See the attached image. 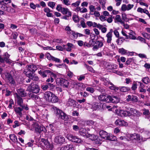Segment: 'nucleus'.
Here are the masks:
<instances>
[{
    "label": "nucleus",
    "mask_w": 150,
    "mask_h": 150,
    "mask_svg": "<svg viewBox=\"0 0 150 150\" xmlns=\"http://www.w3.org/2000/svg\"><path fill=\"white\" fill-rule=\"evenodd\" d=\"M138 101L137 97L134 95H129L126 97V101H132L133 102H136Z\"/></svg>",
    "instance_id": "obj_13"
},
{
    "label": "nucleus",
    "mask_w": 150,
    "mask_h": 150,
    "mask_svg": "<svg viewBox=\"0 0 150 150\" xmlns=\"http://www.w3.org/2000/svg\"><path fill=\"white\" fill-rule=\"evenodd\" d=\"M86 23L89 27H92L93 28H96L97 26V23H96L93 22L91 21H87Z\"/></svg>",
    "instance_id": "obj_30"
},
{
    "label": "nucleus",
    "mask_w": 150,
    "mask_h": 150,
    "mask_svg": "<svg viewBox=\"0 0 150 150\" xmlns=\"http://www.w3.org/2000/svg\"><path fill=\"white\" fill-rule=\"evenodd\" d=\"M105 94H102L98 96V98L100 100L105 101V99L107 96H105Z\"/></svg>",
    "instance_id": "obj_39"
},
{
    "label": "nucleus",
    "mask_w": 150,
    "mask_h": 150,
    "mask_svg": "<svg viewBox=\"0 0 150 150\" xmlns=\"http://www.w3.org/2000/svg\"><path fill=\"white\" fill-rule=\"evenodd\" d=\"M96 44L93 47V50L94 51L97 50L99 48L103 46L102 42L99 41H96L95 42Z\"/></svg>",
    "instance_id": "obj_15"
},
{
    "label": "nucleus",
    "mask_w": 150,
    "mask_h": 150,
    "mask_svg": "<svg viewBox=\"0 0 150 150\" xmlns=\"http://www.w3.org/2000/svg\"><path fill=\"white\" fill-rule=\"evenodd\" d=\"M61 13L63 15H68L69 16H71V12L67 8H64L61 11Z\"/></svg>",
    "instance_id": "obj_24"
},
{
    "label": "nucleus",
    "mask_w": 150,
    "mask_h": 150,
    "mask_svg": "<svg viewBox=\"0 0 150 150\" xmlns=\"http://www.w3.org/2000/svg\"><path fill=\"white\" fill-rule=\"evenodd\" d=\"M115 124L117 126H127V123L123 120L118 119L115 122Z\"/></svg>",
    "instance_id": "obj_17"
},
{
    "label": "nucleus",
    "mask_w": 150,
    "mask_h": 150,
    "mask_svg": "<svg viewBox=\"0 0 150 150\" xmlns=\"http://www.w3.org/2000/svg\"><path fill=\"white\" fill-rule=\"evenodd\" d=\"M118 52L122 54H125L127 53V50L123 48L119 49L118 50Z\"/></svg>",
    "instance_id": "obj_41"
},
{
    "label": "nucleus",
    "mask_w": 150,
    "mask_h": 150,
    "mask_svg": "<svg viewBox=\"0 0 150 150\" xmlns=\"http://www.w3.org/2000/svg\"><path fill=\"white\" fill-rule=\"evenodd\" d=\"M108 138L107 140H108L111 141H115L117 140V138L115 136L110 134H109Z\"/></svg>",
    "instance_id": "obj_34"
},
{
    "label": "nucleus",
    "mask_w": 150,
    "mask_h": 150,
    "mask_svg": "<svg viewBox=\"0 0 150 150\" xmlns=\"http://www.w3.org/2000/svg\"><path fill=\"white\" fill-rule=\"evenodd\" d=\"M58 101L59 98L58 97L53 93L49 102L55 103L58 102Z\"/></svg>",
    "instance_id": "obj_26"
},
{
    "label": "nucleus",
    "mask_w": 150,
    "mask_h": 150,
    "mask_svg": "<svg viewBox=\"0 0 150 150\" xmlns=\"http://www.w3.org/2000/svg\"><path fill=\"white\" fill-rule=\"evenodd\" d=\"M65 142L64 138L62 135H58L55 137L54 142L58 144H62Z\"/></svg>",
    "instance_id": "obj_11"
},
{
    "label": "nucleus",
    "mask_w": 150,
    "mask_h": 150,
    "mask_svg": "<svg viewBox=\"0 0 150 150\" xmlns=\"http://www.w3.org/2000/svg\"><path fill=\"white\" fill-rule=\"evenodd\" d=\"M119 88L120 91L121 92H127L130 90L129 88L125 86L120 87Z\"/></svg>",
    "instance_id": "obj_36"
},
{
    "label": "nucleus",
    "mask_w": 150,
    "mask_h": 150,
    "mask_svg": "<svg viewBox=\"0 0 150 150\" xmlns=\"http://www.w3.org/2000/svg\"><path fill=\"white\" fill-rule=\"evenodd\" d=\"M124 39L122 37L119 38L116 41L117 42L119 45H121L124 41Z\"/></svg>",
    "instance_id": "obj_42"
},
{
    "label": "nucleus",
    "mask_w": 150,
    "mask_h": 150,
    "mask_svg": "<svg viewBox=\"0 0 150 150\" xmlns=\"http://www.w3.org/2000/svg\"><path fill=\"white\" fill-rule=\"evenodd\" d=\"M16 100L17 102L18 105L20 106L21 107L25 108V110H28V107L26 106L23 104V99L21 97L16 94Z\"/></svg>",
    "instance_id": "obj_8"
},
{
    "label": "nucleus",
    "mask_w": 150,
    "mask_h": 150,
    "mask_svg": "<svg viewBox=\"0 0 150 150\" xmlns=\"http://www.w3.org/2000/svg\"><path fill=\"white\" fill-rule=\"evenodd\" d=\"M52 109L54 111L56 116L59 119H62L65 121L67 120L68 119V116L62 110L55 107H52Z\"/></svg>",
    "instance_id": "obj_2"
},
{
    "label": "nucleus",
    "mask_w": 150,
    "mask_h": 150,
    "mask_svg": "<svg viewBox=\"0 0 150 150\" xmlns=\"http://www.w3.org/2000/svg\"><path fill=\"white\" fill-rule=\"evenodd\" d=\"M132 137L133 139L139 141L140 142H144L146 140V139H145V138H144V139H143L142 137H141L139 134L135 133L133 135Z\"/></svg>",
    "instance_id": "obj_20"
},
{
    "label": "nucleus",
    "mask_w": 150,
    "mask_h": 150,
    "mask_svg": "<svg viewBox=\"0 0 150 150\" xmlns=\"http://www.w3.org/2000/svg\"><path fill=\"white\" fill-rule=\"evenodd\" d=\"M51 60L55 62H56L58 63H60L61 62V61L59 59L53 56L52 57V59Z\"/></svg>",
    "instance_id": "obj_53"
},
{
    "label": "nucleus",
    "mask_w": 150,
    "mask_h": 150,
    "mask_svg": "<svg viewBox=\"0 0 150 150\" xmlns=\"http://www.w3.org/2000/svg\"><path fill=\"white\" fill-rule=\"evenodd\" d=\"M80 3V0H78L76 2L72 3L71 4V5L72 7H76V8L79 6Z\"/></svg>",
    "instance_id": "obj_38"
},
{
    "label": "nucleus",
    "mask_w": 150,
    "mask_h": 150,
    "mask_svg": "<svg viewBox=\"0 0 150 150\" xmlns=\"http://www.w3.org/2000/svg\"><path fill=\"white\" fill-rule=\"evenodd\" d=\"M64 147L65 150H74V146L72 144H67Z\"/></svg>",
    "instance_id": "obj_32"
},
{
    "label": "nucleus",
    "mask_w": 150,
    "mask_h": 150,
    "mask_svg": "<svg viewBox=\"0 0 150 150\" xmlns=\"http://www.w3.org/2000/svg\"><path fill=\"white\" fill-rule=\"evenodd\" d=\"M46 56L47 58L50 60H51L53 57V56L51 55L49 53H47L46 54Z\"/></svg>",
    "instance_id": "obj_58"
},
{
    "label": "nucleus",
    "mask_w": 150,
    "mask_h": 150,
    "mask_svg": "<svg viewBox=\"0 0 150 150\" xmlns=\"http://www.w3.org/2000/svg\"><path fill=\"white\" fill-rule=\"evenodd\" d=\"M73 21L77 23L79 21V19L78 16L76 15H74L72 17Z\"/></svg>",
    "instance_id": "obj_50"
},
{
    "label": "nucleus",
    "mask_w": 150,
    "mask_h": 150,
    "mask_svg": "<svg viewBox=\"0 0 150 150\" xmlns=\"http://www.w3.org/2000/svg\"><path fill=\"white\" fill-rule=\"evenodd\" d=\"M56 48L57 50L59 51H63L65 48L63 47L62 46L59 45H57L56 46Z\"/></svg>",
    "instance_id": "obj_62"
},
{
    "label": "nucleus",
    "mask_w": 150,
    "mask_h": 150,
    "mask_svg": "<svg viewBox=\"0 0 150 150\" xmlns=\"http://www.w3.org/2000/svg\"><path fill=\"white\" fill-rule=\"evenodd\" d=\"M120 115L121 117H125L129 116L130 113L129 111L126 110H120Z\"/></svg>",
    "instance_id": "obj_27"
},
{
    "label": "nucleus",
    "mask_w": 150,
    "mask_h": 150,
    "mask_svg": "<svg viewBox=\"0 0 150 150\" xmlns=\"http://www.w3.org/2000/svg\"><path fill=\"white\" fill-rule=\"evenodd\" d=\"M142 81L146 84H147L149 82V79L148 77H145L142 79Z\"/></svg>",
    "instance_id": "obj_44"
},
{
    "label": "nucleus",
    "mask_w": 150,
    "mask_h": 150,
    "mask_svg": "<svg viewBox=\"0 0 150 150\" xmlns=\"http://www.w3.org/2000/svg\"><path fill=\"white\" fill-rule=\"evenodd\" d=\"M79 133L81 136L86 138H87L88 136V134H89L86 130L83 128H80L79 129Z\"/></svg>",
    "instance_id": "obj_16"
},
{
    "label": "nucleus",
    "mask_w": 150,
    "mask_h": 150,
    "mask_svg": "<svg viewBox=\"0 0 150 150\" xmlns=\"http://www.w3.org/2000/svg\"><path fill=\"white\" fill-rule=\"evenodd\" d=\"M53 93L50 91H46L44 94V98L46 100L49 102Z\"/></svg>",
    "instance_id": "obj_22"
},
{
    "label": "nucleus",
    "mask_w": 150,
    "mask_h": 150,
    "mask_svg": "<svg viewBox=\"0 0 150 150\" xmlns=\"http://www.w3.org/2000/svg\"><path fill=\"white\" fill-rule=\"evenodd\" d=\"M48 5L49 6L53 9L55 5V3L53 2H50L48 3Z\"/></svg>",
    "instance_id": "obj_52"
},
{
    "label": "nucleus",
    "mask_w": 150,
    "mask_h": 150,
    "mask_svg": "<svg viewBox=\"0 0 150 150\" xmlns=\"http://www.w3.org/2000/svg\"><path fill=\"white\" fill-rule=\"evenodd\" d=\"M63 3L65 5L68 6L71 5V2L69 0H63Z\"/></svg>",
    "instance_id": "obj_54"
},
{
    "label": "nucleus",
    "mask_w": 150,
    "mask_h": 150,
    "mask_svg": "<svg viewBox=\"0 0 150 150\" xmlns=\"http://www.w3.org/2000/svg\"><path fill=\"white\" fill-rule=\"evenodd\" d=\"M10 139L14 142H16L17 139L16 136L14 134H11L9 136Z\"/></svg>",
    "instance_id": "obj_35"
},
{
    "label": "nucleus",
    "mask_w": 150,
    "mask_h": 150,
    "mask_svg": "<svg viewBox=\"0 0 150 150\" xmlns=\"http://www.w3.org/2000/svg\"><path fill=\"white\" fill-rule=\"evenodd\" d=\"M5 78L7 80L8 82L12 86H15L16 85L15 80L13 78L11 74L8 72L5 73Z\"/></svg>",
    "instance_id": "obj_5"
},
{
    "label": "nucleus",
    "mask_w": 150,
    "mask_h": 150,
    "mask_svg": "<svg viewBox=\"0 0 150 150\" xmlns=\"http://www.w3.org/2000/svg\"><path fill=\"white\" fill-rule=\"evenodd\" d=\"M37 144L38 146L41 147L43 149H51L53 148L52 145L50 144L47 140L44 138H42L38 140V142H37Z\"/></svg>",
    "instance_id": "obj_1"
},
{
    "label": "nucleus",
    "mask_w": 150,
    "mask_h": 150,
    "mask_svg": "<svg viewBox=\"0 0 150 150\" xmlns=\"http://www.w3.org/2000/svg\"><path fill=\"white\" fill-rule=\"evenodd\" d=\"M1 6V9L0 10L4 11H7L8 12H9V11H8V8L7 7V6L5 5H2V4L0 5V6Z\"/></svg>",
    "instance_id": "obj_46"
},
{
    "label": "nucleus",
    "mask_w": 150,
    "mask_h": 150,
    "mask_svg": "<svg viewBox=\"0 0 150 150\" xmlns=\"http://www.w3.org/2000/svg\"><path fill=\"white\" fill-rule=\"evenodd\" d=\"M11 2V0H0V3L7 4L10 3Z\"/></svg>",
    "instance_id": "obj_59"
},
{
    "label": "nucleus",
    "mask_w": 150,
    "mask_h": 150,
    "mask_svg": "<svg viewBox=\"0 0 150 150\" xmlns=\"http://www.w3.org/2000/svg\"><path fill=\"white\" fill-rule=\"evenodd\" d=\"M79 87H81L83 88H85L86 87V84H84L82 83H78L77 84L76 83Z\"/></svg>",
    "instance_id": "obj_57"
},
{
    "label": "nucleus",
    "mask_w": 150,
    "mask_h": 150,
    "mask_svg": "<svg viewBox=\"0 0 150 150\" xmlns=\"http://www.w3.org/2000/svg\"><path fill=\"white\" fill-rule=\"evenodd\" d=\"M24 109H25V108H21L20 107H16L14 108V111L16 114L20 116V117H21L23 115L22 112Z\"/></svg>",
    "instance_id": "obj_18"
},
{
    "label": "nucleus",
    "mask_w": 150,
    "mask_h": 150,
    "mask_svg": "<svg viewBox=\"0 0 150 150\" xmlns=\"http://www.w3.org/2000/svg\"><path fill=\"white\" fill-rule=\"evenodd\" d=\"M102 104L99 102H94L92 105V108L94 110L100 109L102 108Z\"/></svg>",
    "instance_id": "obj_12"
},
{
    "label": "nucleus",
    "mask_w": 150,
    "mask_h": 150,
    "mask_svg": "<svg viewBox=\"0 0 150 150\" xmlns=\"http://www.w3.org/2000/svg\"><path fill=\"white\" fill-rule=\"evenodd\" d=\"M113 32V30L112 29H110V31L107 34L106 37L107 38V42L109 44H110L112 47H115V45L113 43L111 44V41L112 40V33Z\"/></svg>",
    "instance_id": "obj_10"
},
{
    "label": "nucleus",
    "mask_w": 150,
    "mask_h": 150,
    "mask_svg": "<svg viewBox=\"0 0 150 150\" xmlns=\"http://www.w3.org/2000/svg\"><path fill=\"white\" fill-rule=\"evenodd\" d=\"M137 83L134 82L132 84L131 87V89L133 91L135 90L137 88Z\"/></svg>",
    "instance_id": "obj_47"
},
{
    "label": "nucleus",
    "mask_w": 150,
    "mask_h": 150,
    "mask_svg": "<svg viewBox=\"0 0 150 150\" xmlns=\"http://www.w3.org/2000/svg\"><path fill=\"white\" fill-rule=\"evenodd\" d=\"M142 35L144 37L148 40H150V35L145 32H143L142 33Z\"/></svg>",
    "instance_id": "obj_43"
},
{
    "label": "nucleus",
    "mask_w": 150,
    "mask_h": 150,
    "mask_svg": "<svg viewBox=\"0 0 150 150\" xmlns=\"http://www.w3.org/2000/svg\"><path fill=\"white\" fill-rule=\"evenodd\" d=\"M71 35L73 36L74 39H76L78 37V33L76 32L75 31H71Z\"/></svg>",
    "instance_id": "obj_49"
},
{
    "label": "nucleus",
    "mask_w": 150,
    "mask_h": 150,
    "mask_svg": "<svg viewBox=\"0 0 150 150\" xmlns=\"http://www.w3.org/2000/svg\"><path fill=\"white\" fill-rule=\"evenodd\" d=\"M52 74L49 76L50 77L46 80V82H48V83H52L54 81V79L57 78V75L54 73H53V75Z\"/></svg>",
    "instance_id": "obj_23"
},
{
    "label": "nucleus",
    "mask_w": 150,
    "mask_h": 150,
    "mask_svg": "<svg viewBox=\"0 0 150 150\" xmlns=\"http://www.w3.org/2000/svg\"><path fill=\"white\" fill-rule=\"evenodd\" d=\"M99 2L102 5V8H103L104 10H105V4L106 3V0H99Z\"/></svg>",
    "instance_id": "obj_40"
},
{
    "label": "nucleus",
    "mask_w": 150,
    "mask_h": 150,
    "mask_svg": "<svg viewBox=\"0 0 150 150\" xmlns=\"http://www.w3.org/2000/svg\"><path fill=\"white\" fill-rule=\"evenodd\" d=\"M131 62H134V59L133 58H128L127 59L126 62V64L127 65H129Z\"/></svg>",
    "instance_id": "obj_45"
},
{
    "label": "nucleus",
    "mask_w": 150,
    "mask_h": 150,
    "mask_svg": "<svg viewBox=\"0 0 150 150\" xmlns=\"http://www.w3.org/2000/svg\"><path fill=\"white\" fill-rule=\"evenodd\" d=\"M143 115H150V112L148 110H147L145 108H144L143 109Z\"/></svg>",
    "instance_id": "obj_48"
},
{
    "label": "nucleus",
    "mask_w": 150,
    "mask_h": 150,
    "mask_svg": "<svg viewBox=\"0 0 150 150\" xmlns=\"http://www.w3.org/2000/svg\"><path fill=\"white\" fill-rule=\"evenodd\" d=\"M67 75L69 78H71L74 75L73 73L70 71H68L67 72Z\"/></svg>",
    "instance_id": "obj_56"
},
{
    "label": "nucleus",
    "mask_w": 150,
    "mask_h": 150,
    "mask_svg": "<svg viewBox=\"0 0 150 150\" xmlns=\"http://www.w3.org/2000/svg\"><path fill=\"white\" fill-rule=\"evenodd\" d=\"M127 6V11H129L131 10L134 6V5L133 4H128Z\"/></svg>",
    "instance_id": "obj_63"
},
{
    "label": "nucleus",
    "mask_w": 150,
    "mask_h": 150,
    "mask_svg": "<svg viewBox=\"0 0 150 150\" xmlns=\"http://www.w3.org/2000/svg\"><path fill=\"white\" fill-rule=\"evenodd\" d=\"M109 134L105 131L101 130L99 132V135L100 137L105 139L107 140L108 138Z\"/></svg>",
    "instance_id": "obj_21"
},
{
    "label": "nucleus",
    "mask_w": 150,
    "mask_h": 150,
    "mask_svg": "<svg viewBox=\"0 0 150 150\" xmlns=\"http://www.w3.org/2000/svg\"><path fill=\"white\" fill-rule=\"evenodd\" d=\"M37 69L36 66L35 65L31 64L28 66L27 70L30 72L34 73Z\"/></svg>",
    "instance_id": "obj_19"
},
{
    "label": "nucleus",
    "mask_w": 150,
    "mask_h": 150,
    "mask_svg": "<svg viewBox=\"0 0 150 150\" xmlns=\"http://www.w3.org/2000/svg\"><path fill=\"white\" fill-rule=\"evenodd\" d=\"M60 82L62 85L66 87H67L69 85V82L65 79H61L60 80Z\"/></svg>",
    "instance_id": "obj_28"
},
{
    "label": "nucleus",
    "mask_w": 150,
    "mask_h": 150,
    "mask_svg": "<svg viewBox=\"0 0 150 150\" xmlns=\"http://www.w3.org/2000/svg\"><path fill=\"white\" fill-rule=\"evenodd\" d=\"M14 123L15 125H13V128H15L17 127H18L20 125V124L19 123L18 121L16 120L14 121Z\"/></svg>",
    "instance_id": "obj_61"
},
{
    "label": "nucleus",
    "mask_w": 150,
    "mask_h": 150,
    "mask_svg": "<svg viewBox=\"0 0 150 150\" xmlns=\"http://www.w3.org/2000/svg\"><path fill=\"white\" fill-rule=\"evenodd\" d=\"M34 126L35 127V130L38 132L40 133L43 130V127H41L37 123L35 124Z\"/></svg>",
    "instance_id": "obj_25"
},
{
    "label": "nucleus",
    "mask_w": 150,
    "mask_h": 150,
    "mask_svg": "<svg viewBox=\"0 0 150 150\" xmlns=\"http://www.w3.org/2000/svg\"><path fill=\"white\" fill-rule=\"evenodd\" d=\"M120 99L116 96L111 97L110 96H107L105 99L107 103L112 102L116 103L119 102Z\"/></svg>",
    "instance_id": "obj_7"
},
{
    "label": "nucleus",
    "mask_w": 150,
    "mask_h": 150,
    "mask_svg": "<svg viewBox=\"0 0 150 150\" xmlns=\"http://www.w3.org/2000/svg\"><path fill=\"white\" fill-rule=\"evenodd\" d=\"M64 8L62 7L61 5L58 4L57 5L56 9L57 11L61 12V11L63 10Z\"/></svg>",
    "instance_id": "obj_51"
},
{
    "label": "nucleus",
    "mask_w": 150,
    "mask_h": 150,
    "mask_svg": "<svg viewBox=\"0 0 150 150\" xmlns=\"http://www.w3.org/2000/svg\"><path fill=\"white\" fill-rule=\"evenodd\" d=\"M17 91V93H16V94H18L21 97H24L26 96L27 93L23 89L20 88L18 89Z\"/></svg>",
    "instance_id": "obj_14"
},
{
    "label": "nucleus",
    "mask_w": 150,
    "mask_h": 150,
    "mask_svg": "<svg viewBox=\"0 0 150 150\" xmlns=\"http://www.w3.org/2000/svg\"><path fill=\"white\" fill-rule=\"evenodd\" d=\"M66 137L70 141L76 143H81L83 142L81 139L71 134H67Z\"/></svg>",
    "instance_id": "obj_6"
},
{
    "label": "nucleus",
    "mask_w": 150,
    "mask_h": 150,
    "mask_svg": "<svg viewBox=\"0 0 150 150\" xmlns=\"http://www.w3.org/2000/svg\"><path fill=\"white\" fill-rule=\"evenodd\" d=\"M27 90L30 92L37 93L39 92L40 88L38 85L34 84V83H32L30 85H29L27 88Z\"/></svg>",
    "instance_id": "obj_3"
},
{
    "label": "nucleus",
    "mask_w": 150,
    "mask_h": 150,
    "mask_svg": "<svg viewBox=\"0 0 150 150\" xmlns=\"http://www.w3.org/2000/svg\"><path fill=\"white\" fill-rule=\"evenodd\" d=\"M73 95L69 96V98L67 101L66 105L69 107H76L77 106V103L73 99Z\"/></svg>",
    "instance_id": "obj_4"
},
{
    "label": "nucleus",
    "mask_w": 150,
    "mask_h": 150,
    "mask_svg": "<svg viewBox=\"0 0 150 150\" xmlns=\"http://www.w3.org/2000/svg\"><path fill=\"white\" fill-rule=\"evenodd\" d=\"M121 8L122 10L123 11H125L127 10V5L124 4H122Z\"/></svg>",
    "instance_id": "obj_64"
},
{
    "label": "nucleus",
    "mask_w": 150,
    "mask_h": 150,
    "mask_svg": "<svg viewBox=\"0 0 150 150\" xmlns=\"http://www.w3.org/2000/svg\"><path fill=\"white\" fill-rule=\"evenodd\" d=\"M38 73L43 78L46 77L47 76L49 77V76L52 75V74L53 75V73L52 72L48 70H45L43 71L40 70L38 71Z\"/></svg>",
    "instance_id": "obj_9"
},
{
    "label": "nucleus",
    "mask_w": 150,
    "mask_h": 150,
    "mask_svg": "<svg viewBox=\"0 0 150 150\" xmlns=\"http://www.w3.org/2000/svg\"><path fill=\"white\" fill-rule=\"evenodd\" d=\"M86 138H89L92 141H95L97 139V137L94 134H89Z\"/></svg>",
    "instance_id": "obj_33"
},
{
    "label": "nucleus",
    "mask_w": 150,
    "mask_h": 150,
    "mask_svg": "<svg viewBox=\"0 0 150 150\" xmlns=\"http://www.w3.org/2000/svg\"><path fill=\"white\" fill-rule=\"evenodd\" d=\"M116 20L118 22H120L121 24H124V22L121 19L120 16L119 15H117L115 17Z\"/></svg>",
    "instance_id": "obj_37"
},
{
    "label": "nucleus",
    "mask_w": 150,
    "mask_h": 150,
    "mask_svg": "<svg viewBox=\"0 0 150 150\" xmlns=\"http://www.w3.org/2000/svg\"><path fill=\"white\" fill-rule=\"evenodd\" d=\"M86 91L90 92L91 93H93L94 92V91L93 88L91 87H88L86 88Z\"/></svg>",
    "instance_id": "obj_60"
},
{
    "label": "nucleus",
    "mask_w": 150,
    "mask_h": 150,
    "mask_svg": "<svg viewBox=\"0 0 150 150\" xmlns=\"http://www.w3.org/2000/svg\"><path fill=\"white\" fill-rule=\"evenodd\" d=\"M53 42L59 43H62L63 41L61 39L54 38L53 40Z\"/></svg>",
    "instance_id": "obj_55"
},
{
    "label": "nucleus",
    "mask_w": 150,
    "mask_h": 150,
    "mask_svg": "<svg viewBox=\"0 0 150 150\" xmlns=\"http://www.w3.org/2000/svg\"><path fill=\"white\" fill-rule=\"evenodd\" d=\"M108 86L110 88V89L115 91L118 90L119 88L116 87L112 83H111L110 82H108Z\"/></svg>",
    "instance_id": "obj_29"
},
{
    "label": "nucleus",
    "mask_w": 150,
    "mask_h": 150,
    "mask_svg": "<svg viewBox=\"0 0 150 150\" xmlns=\"http://www.w3.org/2000/svg\"><path fill=\"white\" fill-rule=\"evenodd\" d=\"M4 56H5L4 58L5 60V62L8 63H10L11 62L9 59L10 55L7 52H6L4 54Z\"/></svg>",
    "instance_id": "obj_31"
}]
</instances>
